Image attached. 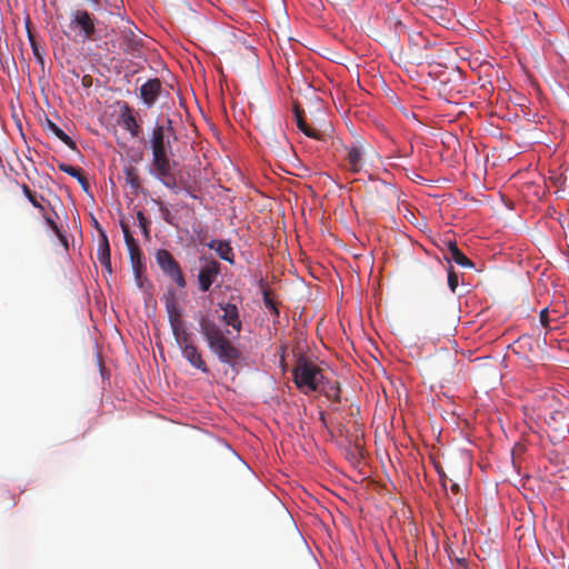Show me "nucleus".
Returning a JSON list of instances; mask_svg holds the SVG:
<instances>
[{
  "mask_svg": "<svg viewBox=\"0 0 569 569\" xmlns=\"http://www.w3.org/2000/svg\"><path fill=\"white\" fill-rule=\"evenodd\" d=\"M59 170H61L64 173H68L69 176L76 178L77 176H80L81 170L78 168H74L70 164H67L64 162H60L58 164Z\"/></svg>",
  "mask_w": 569,
  "mask_h": 569,
  "instance_id": "nucleus-25",
  "label": "nucleus"
},
{
  "mask_svg": "<svg viewBox=\"0 0 569 569\" xmlns=\"http://www.w3.org/2000/svg\"><path fill=\"white\" fill-rule=\"evenodd\" d=\"M199 331L207 341L210 351L222 363L234 366L241 357L238 347L228 338L230 332L223 330L219 323L208 316H201L198 320Z\"/></svg>",
  "mask_w": 569,
  "mask_h": 569,
  "instance_id": "nucleus-1",
  "label": "nucleus"
},
{
  "mask_svg": "<svg viewBox=\"0 0 569 569\" xmlns=\"http://www.w3.org/2000/svg\"><path fill=\"white\" fill-rule=\"evenodd\" d=\"M166 309L172 335L179 348L182 349L186 346L193 345L192 333L188 331L177 305L170 301L166 305Z\"/></svg>",
  "mask_w": 569,
  "mask_h": 569,
  "instance_id": "nucleus-4",
  "label": "nucleus"
},
{
  "mask_svg": "<svg viewBox=\"0 0 569 569\" xmlns=\"http://www.w3.org/2000/svg\"><path fill=\"white\" fill-rule=\"evenodd\" d=\"M181 352L184 359L190 363V366L204 373L209 372V368L207 367L204 360L202 359L201 351L194 343L186 346V348L181 349Z\"/></svg>",
  "mask_w": 569,
  "mask_h": 569,
  "instance_id": "nucleus-14",
  "label": "nucleus"
},
{
  "mask_svg": "<svg viewBox=\"0 0 569 569\" xmlns=\"http://www.w3.org/2000/svg\"><path fill=\"white\" fill-rule=\"evenodd\" d=\"M170 154L171 152L152 153V172L167 188L174 189L177 182L171 171Z\"/></svg>",
  "mask_w": 569,
  "mask_h": 569,
  "instance_id": "nucleus-6",
  "label": "nucleus"
},
{
  "mask_svg": "<svg viewBox=\"0 0 569 569\" xmlns=\"http://www.w3.org/2000/svg\"><path fill=\"white\" fill-rule=\"evenodd\" d=\"M119 123L126 129L131 137L137 138L141 132V127L138 123L133 109L123 102L119 110Z\"/></svg>",
  "mask_w": 569,
  "mask_h": 569,
  "instance_id": "nucleus-10",
  "label": "nucleus"
},
{
  "mask_svg": "<svg viewBox=\"0 0 569 569\" xmlns=\"http://www.w3.org/2000/svg\"><path fill=\"white\" fill-rule=\"evenodd\" d=\"M120 224H121V229L123 232V238H124V242H126L127 247L131 248V247L138 246L136 239L133 238V236L130 232L129 226L123 221H121Z\"/></svg>",
  "mask_w": 569,
  "mask_h": 569,
  "instance_id": "nucleus-22",
  "label": "nucleus"
},
{
  "mask_svg": "<svg viewBox=\"0 0 569 569\" xmlns=\"http://www.w3.org/2000/svg\"><path fill=\"white\" fill-rule=\"evenodd\" d=\"M207 246L214 250L222 260L231 264L234 262L233 250L228 241L213 239Z\"/></svg>",
  "mask_w": 569,
  "mask_h": 569,
  "instance_id": "nucleus-16",
  "label": "nucleus"
},
{
  "mask_svg": "<svg viewBox=\"0 0 569 569\" xmlns=\"http://www.w3.org/2000/svg\"><path fill=\"white\" fill-rule=\"evenodd\" d=\"M127 182H128L132 188H138V187L140 186L139 177H138V174L134 172V170H133V169L127 170Z\"/></svg>",
  "mask_w": 569,
  "mask_h": 569,
  "instance_id": "nucleus-28",
  "label": "nucleus"
},
{
  "mask_svg": "<svg viewBox=\"0 0 569 569\" xmlns=\"http://www.w3.org/2000/svg\"><path fill=\"white\" fill-rule=\"evenodd\" d=\"M137 219H138V222H139V227L141 228V230L144 233V236L148 238L149 237V229H148L149 221H148V219L144 217V214L141 211H138Z\"/></svg>",
  "mask_w": 569,
  "mask_h": 569,
  "instance_id": "nucleus-27",
  "label": "nucleus"
},
{
  "mask_svg": "<svg viewBox=\"0 0 569 569\" xmlns=\"http://www.w3.org/2000/svg\"><path fill=\"white\" fill-rule=\"evenodd\" d=\"M450 490H451V492H453V493H458V492L460 491V487H459V485H458V483H451V486H450Z\"/></svg>",
  "mask_w": 569,
  "mask_h": 569,
  "instance_id": "nucleus-34",
  "label": "nucleus"
},
{
  "mask_svg": "<svg viewBox=\"0 0 569 569\" xmlns=\"http://www.w3.org/2000/svg\"><path fill=\"white\" fill-rule=\"evenodd\" d=\"M44 220L47 222V224L51 228V230L58 236V238L60 239V241L67 246V238L66 236L61 232V230L59 229L58 224L49 217H46L44 216Z\"/></svg>",
  "mask_w": 569,
  "mask_h": 569,
  "instance_id": "nucleus-24",
  "label": "nucleus"
},
{
  "mask_svg": "<svg viewBox=\"0 0 569 569\" xmlns=\"http://www.w3.org/2000/svg\"><path fill=\"white\" fill-rule=\"evenodd\" d=\"M22 191L34 208L39 209L40 211H44L43 206L37 200L36 194L27 184H22Z\"/></svg>",
  "mask_w": 569,
  "mask_h": 569,
  "instance_id": "nucleus-23",
  "label": "nucleus"
},
{
  "mask_svg": "<svg viewBox=\"0 0 569 569\" xmlns=\"http://www.w3.org/2000/svg\"><path fill=\"white\" fill-rule=\"evenodd\" d=\"M416 37H417L418 39H422V40H423V38H422V36H421L420 33H417V34H416Z\"/></svg>",
  "mask_w": 569,
  "mask_h": 569,
  "instance_id": "nucleus-35",
  "label": "nucleus"
},
{
  "mask_svg": "<svg viewBox=\"0 0 569 569\" xmlns=\"http://www.w3.org/2000/svg\"><path fill=\"white\" fill-rule=\"evenodd\" d=\"M76 179L78 180V182L81 184V187L84 189V190H88L89 188V183H88V180L87 178L83 176L82 171L80 172V176H77Z\"/></svg>",
  "mask_w": 569,
  "mask_h": 569,
  "instance_id": "nucleus-32",
  "label": "nucleus"
},
{
  "mask_svg": "<svg viewBox=\"0 0 569 569\" xmlns=\"http://www.w3.org/2000/svg\"><path fill=\"white\" fill-rule=\"evenodd\" d=\"M70 28L79 30L83 40H96V19L87 10L78 9L71 13Z\"/></svg>",
  "mask_w": 569,
  "mask_h": 569,
  "instance_id": "nucleus-8",
  "label": "nucleus"
},
{
  "mask_svg": "<svg viewBox=\"0 0 569 569\" xmlns=\"http://www.w3.org/2000/svg\"><path fill=\"white\" fill-rule=\"evenodd\" d=\"M160 211H161V214H162V218L164 219V221L168 223H172L169 209L161 204Z\"/></svg>",
  "mask_w": 569,
  "mask_h": 569,
  "instance_id": "nucleus-31",
  "label": "nucleus"
},
{
  "mask_svg": "<svg viewBox=\"0 0 569 569\" xmlns=\"http://www.w3.org/2000/svg\"><path fill=\"white\" fill-rule=\"evenodd\" d=\"M87 78H88V77H83V79H82L83 83H88Z\"/></svg>",
  "mask_w": 569,
  "mask_h": 569,
  "instance_id": "nucleus-36",
  "label": "nucleus"
},
{
  "mask_svg": "<svg viewBox=\"0 0 569 569\" xmlns=\"http://www.w3.org/2000/svg\"><path fill=\"white\" fill-rule=\"evenodd\" d=\"M562 419H565V413L562 411H553L550 413V420L555 422Z\"/></svg>",
  "mask_w": 569,
  "mask_h": 569,
  "instance_id": "nucleus-33",
  "label": "nucleus"
},
{
  "mask_svg": "<svg viewBox=\"0 0 569 569\" xmlns=\"http://www.w3.org/2000/svg\"><path fill=\"white\" fill-rule=\"evenodd\" d=\"M47 127L58 139H60L70 149H72V150L77 149V144H76L74 140H72L68 134H66L63 132V130L60 127H58L54 122H52L51 120H48Z\"/></svg>",
  "mask_w": 569,
  "mask_h": 569,
  "instance_id": "nucleus-19",
  "label": "nucleus"
},
{
  "mask_svg": "<svg viewBox=\"0 0 569 569\" xmlns=\"http://www.w3.org/2000/svg\"><path fill=\"white\" fill-rule=\"evenodd\" d=\"M100 233V242L97 251V258L100 262V264L104 268V270L111 274L112 268H111V257H110V246L108 241L107 233L102 228H99Z\"/></svg>",
  "mask_w": 569,
  "mask_h": 569,
  "instance_id": "nucleus-13",
  "label": "nucleus"
},
{
  "mask_svg": "<svg viewBox=\"0 0 569 569\" xmlns=\"http://www.w3.org/2000/svg\"><path fill=\"white\" fill-rule=\"evenodd\" d=\"M448 286L452 292H456L458 287V274L455 272L452 267L448 270Z\"/></svg>",
  "mask_w": 569,
  "mask_h": 569,
  "instance_id": "nucleus-26",
  "label": "nucleus"
},
{
  "mask_svg": "<svg viewBox=\"0 0 569 569\" xmlns=\"http://www.w3.org/2000/svg\"><path fill=\"white\" fill-rule=\"evenodd\" d=\"M318 391L322 392L327 399L333 402L341 401V389L338 381L329 380L323 377Z\"/></svg>",
  "mask_w": 569,
  "mask_h": 569,
  "instance_id": "nucleus-17",
  "label": "nucleus"
},
{
  "mask_svg": "<svg viewBox=\"0 0 569 569\" xmlns=\"http://www.w3.org/2000/svg\"><path fill=\"white\" fill-rule=\"evenodd\" d=\"M293 381L305 393L318 391L323 379L322 370L305 357H300L292 371Z\"/></svg>",
  "mask_w": 569,
  "mask_h": 569,
  "instance_id": "nucleus-2",
  "label": "nucleus"
},
{
  "mask_svg": "<svg viewBox=\"0 0 569 569\" xmlns=\"http://www.w3.org/2000/svg\"><path fill=\"white\" fill-rule=\"evenodd\" d=\"M539 318H540V322L541 325L545 327V328H548L549 327V311H548V308H543L541 311H540V315H539Z\"/></svg>",
  "mask_w": 569,
  "mask_h": 569,
  "instance_id": "nucleus-30",
  "label": "nucleus"
},
{
  "mask_svg": "<svg viewBox=\"0 0 569 569\" xmlns=\"http://www.w3.org/2000/svg\"><path fill=\"white\" fill-rule=\"evenodd\" d=\"M29 38H30V42H31V47H32V51H33L34 57L37 58V60L40 63H43V57H42L40 47L38 46L36 40L32 38V36H29Z\"/></svg>",
  "mask_w": 569,
  "mask_h": 569,
  "instance_id": "nucleus-29",
  "label": "nucleus"
},
{
  "mask_svg": "<svg viewBox=\"0 0 569 569\" xmlns=\"http://www.w3.org/2000/svg\"><path fill=\"white\" fill-rule=\"evenodd\" d=\"M220 309L223 311V315L221 316V321L228 326L231 327L233 330L239 333L242 330V321L240 319L239 309L237 305L232 302L227 303H219Z\"/></svg>",
  "mask_w": 569,
  "mask_h": 569,
  "instance_id": "nucleus-11",
  "label": "nucleus"
},
{
  "mask_svg": "<svg viewBox=\"0 0 569 569\" xmlns=\"http://www.w3.org/2000/svg\"><path fill=\"white\" fill-rule=\"evenodd\" d=\"M295 117H296L297 127L307 137H310V138H313V139H317V140H323L325 139V134L321 131H319L317 129H313V128H311L310 126L307 124V122L305 121V118L302 116V111L299 110V108H296Z\"/></svg>",
  "mask_w": 569,
  "mask_h": 569,
  "instance_id": "nucleus-18",
  "label": "nucleus"
},
{
  "mask_svg": "<svg viewBox=\"0 0 569 569\" xmlns=\"http://www.w3.org/2000/svg\"><path fill=\"white\" fill-rule=\"evenodd\" d=\"M156 261L161 271L170 278L178 288L183 289L187 281L179 262L174 259L172 253L167 249H158L156 251Z\"/></svg>",
  "mask_w": 569,
  "mask_h": 569,
  "instance_id": "nucleus-5",
  "label": "nucleus"
},
{
  "mask_svg": "<svg viewBox=\"0 0 569 569\" xmlns=\"http://www.w3.org/2000/svg\"><path fill=\"white\" fill-rule=\"evenodd\" d=\"M128 250H129V254H130V260H131L132 267H133L134 271L137 273H139V269L141 267V256H142V252H141L139 246L128 248Z\"/></svg>",
  "mask_w": 569,
  "mask_h": 569,
  "instance_id": "nucleus-21",
  "label": "nucleus"
},
{
  "mask_svg": "<svg viewBox=\"0 0 569 569\" xmlns=\"http://www.w3.org/2000/svg\"><path fill=\"white\" fill-rule=\"evenodd\" d=\"M167 128L160 124H157L153 128L150 140L152 153L171 152V143L169 138L166 136V130H171L170 119L167 120Z\"/></svg>",
  "mask_w": 569,
  "mask_h": 569,
  "instance_id": "nucleus-9",
  "label": "nucleus"
},
{
  "mask_svg": "<svg viewBox=\"0 0 569 569\" xmlns=\"http://www.w3.org/2000/svg\"><path fill=\"white\" fill-rule=\"evenodd\" d=\"M87 78H88V77H83V79H82L83 83H88Z\"/></svg>",
  "mask_w": 569,
  "mask_h": 569,
  "instance_id": "nucleus-37",
  "label": "nucleus"
},
{
  "mask_svg": "<svg viewBox=\"0 0 569 569\" xmlns=\"http://www.w3.org/2000/svg\"><path fill=\"white\" fill-rule=\"evenodd\" d=\"M162 90V83L158 78L149 79L140 88V98L147 107H151L158 100Z\"/></svg>",
  "mask_w": 569,
  "mask_h": 569,
  "instance_id": "nucleus-12",
  "label": "nucleus"
},
{
  "mask_svg": "<svg viewBox=\"0 0 569 569\" xmlns=\"http://www.w3.org/2000/svg\"><path fill=\"white\" fill-rule=\"evenodd\" d=\"M369 144L361 139H356L348 144H343V163L347 170L352 173H359L366 164V156Z\"/></svg>",
  "mask_w": 569,
  "mask_h": 569,
  "instance_id": "nucleus-3",
  "label": "nucleus"
},
{
  "mask_svg": "<svg viewBox=\"0 0 569 569\" xmlns=\"http://www.w3.org/2000/svg\"><path fill=\"white\" fill-rule=\"evenodd\" d=\"M445 258L449 262L453 261L463 268H473V262L462 253L455 241L448 242V254Z\"/></svg>",
  "mask_w": 569,
  "mask_h": 569,
  "instance_id": "nucleus-15",
  "label": "nucleus"
},
{
  "mask_svg": "<svg viewBox=\"0 0 569 569\" xmlns=\"http://www.w3.org/2000/svg\"><path fill=\"white\" fill-rule=\"evenodd\" d=\"M96 4H99V0H92Z\"/></svg>",
  "mask_w": 569,
  "mask_h": 569,
  "instance_id": "nucleus-38",
  "label": "nucleus"
},
{
  "mask_svg": "<svg viewBox=\"0 0 569 569\" xmlns=\"http://www.w3.org/2000/svg\"><path fill=\"white\" fill-rule=\"evenodd\" d=\"M200 262L198 287L201 292H208L221 273V266L217 260L207 257H201Z\"/></svg>",
  "mask_w": 569,
  "mask_h": 569,
  "instance_id": "nucleus-7",
  "label": "nucleus"
},
{
  "mask_svg": "<svg viewBox=\"0 0 569 569\" xmlns=\"http://www.w3.org/2000/svg\"><path fill=\"white\" fill-rule=\"evenodd\" d=\"M260 287L262 289V296H263V302H264V306L274 316V317H279V309L277 308V305L276 302L273 301V299L271 298L270 296V291L264 288V283H263V280L261 279L260 280Z\"/></svg>",
  "mask_w": 569,
  "mask_h": 569,
  "instance_id": "nucleus-20",
  "label": "nucleus"
}]
</instances>
